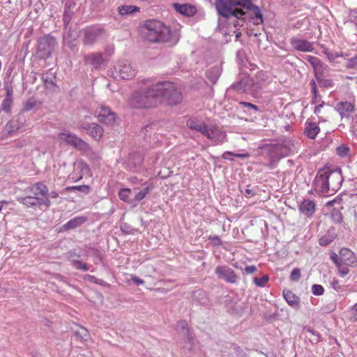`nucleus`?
<instances>
[{
  "instance_id": "dca6fc26",
  "label": "nucleus",
  "mask_w": 357,
  "mask_h": 357,
  "mask_svg": "<svg viewBox=\"0 0 357 357\" xmlns=\"http://www.w3.org/2000/svg\"><path fill=\"white\" fill-rule=\"evenodd\" d=\"M142 162L143 158L139 153H130L124 162L125 168L130 171H137L139 169Z\"/></svg>"
},
{
  "instance_id": "4be33fe9",
  "label": "nucleus",
  "mask_w": 357,
  "mask_h": 357,
  "mask_svg": "<svg viewBox=\"0 0 357 357\" xmlns=\"http://www.w3.org/2000/svg\"><path fill=\"white\" fill-rule=\"evenodd\" d=\"M283 296L289 305L295 309H298L300 307L301 299L293 291L290 290H284Z\"/></svg>"
},
{
  "instance_id": "4c0bfd02",
  "label": "nucleus",
  "mask_w": 357,
  "mask_h": 357,
  "mask_svg": "<svg viewBox=\"0 0 357 357\" xmlns=\"http://www.w3.org/2000/svg\"><path fill=\"white\" fill-rule=\"evenodd\" d=\"M176 330L179 334L190 339L188 324L185 321H178L176 324Z\"/></svg>"
},
{
  "instance_id": "aec40b11",
  "label": "nucleus",
  "mask_w": 357,
  "mask_h": 357,
  "mask_svg": "<svg viewBox=\"0 0 357 357\" xmlns=\"http://www.w3.org/2000/svg\"><path fill=\"white\" fill-rule=\"evenodd\" d=\"M299 211L307 217H311L315 211V204L312 200L304 199L299 205Z\"/></svg>"
},
{
  "instance_id": "680f3d73",
  "label": "nucleus",
  "mask_w": 357,
  "mask_h": 357,
  "mask_svg": "<svg viewBox=\"0 0 357 357\" xmlns=\"http://www.w3.org/2000/svg\"><path fill=\"white\" fill-rule=\"evenodd\" d=\"M76 334L78 335H80L82 340L86 341L87 340L89 335L88 333V331L85 328H81L79 331H77Z\"/></svg>"
},
{
  "instance_id": "7c9ffc66",
  "label": "nucleus",
  "mask_w": 357,
  "mask_h": 357,
  "mask_svg": "<svg viewBox=\"0 0 357 357\" xmlns=\"http://www.w3.org/2000/svg\"><path fill=\"white\" fill-rule=\"evenodd\" d=\"M265 88V84L264 82H254L253 79H252V84L250 86V95L252 96L253 97H259L261 96L262 91Z\"/></svg>"
},
{
  "instance_id": "4468645a",
  "label": "nucleus",
  "mask_w": 357,
  "mask_h": 357,
  "mask_svg": "<svg viewBox=\"0 0 357 357\" xmlns=\"http://www.w3.org/2000/svg\"><path fill=\"white\" fill-rule=\"evenodd\" d=\"M17 201L25 206L30 208L40 206L42 205H45L46 207L50 206V200L49 198H38L29 195L18 197Z\"/></svg>"
},
{
  "instance_id": "603ef678",
  "label": "nucleus",
  "mask_w": 357,
  "mask_h": 357,
  "mask_svg": "<svg viewBox=\"0 0 357 357\" xmlns=\"http://www.w3.org/2000/svg\"><path fill=\"white\" fill-rule=\"evenodd\" d=\"M349 151V148L345 145H341L336 149L337 154L342 158L347 156Z\"/></svg>"
},
{
  "instance_id": "a211bd4d",
  "label": "nucleus",
  "mask_w": 357,
  "mask_h": 357,
  "mask_svg": "<svg viewBox=\"0 0 357 357\" xmlns=\"http://www.w3.org/2000/svg\"><path fill=\"white\" fill-rule=\"evenodd\" d=\"M31 193V196L36 197L38 198H49L48 189L47 186L43 183H36L29 188Z\"/></svg>"
},
{
  "instance_id": "09e8293b",
  "label": "nucleus",
  "mask_w": 357,
  "mask_h": 357,
  "mask_svg": "<svg viewBox=\"0 0 357 357\" xmlns=\"http://www.w3.org/2000/svg\"><path fill=\"white\" fill-rule=\"evenodd\" d=\"M13 102V99L4 98L1 105V109L6 113L10 112Z\"/></svg>"
},
{
  "instance_id": "774afa93",
  "label": "nucleus",
  "mask_w": 357,
  "mask_h": 357,
  "mask_svg": "<svg viewBox=\"0 0 357 357\" xmlns=\"http://www.w3.org/2000/svg\"><path fill=\"white\" fill-rule=\"evenodd\" d=\"M227 155H235L236 157H238V158H243L244 155L243 154H234V153L232 152H230V151H226L223 153L222 155V158L224 159H227Z\"/></svg>"
},
{
  "instance_id": "9d476101",
  "label": "nucleus",
  "mask_w": 357,
  "mask_h": 357,
  "mask_svg": "<svg viewBox=\"0 0 357 357\" xmlns=\"http://www.w3.org/2000/svg\"><path fill=\"white\" fill-rule=\"evenodd\" d=\"M326 174L324 169L319 170L313 182L314 190L323 195L331 193Z\"/></svg>"
},
{
  "instance_id": "5701e85b",
  "label": "nucleus",
  "mask_w": 357,
  "mask_h": 357,
  "mask_svg": "<svg viewBox=\"0 0 357 357\" xmlns=\"http://www.w3.org/2000/svg\"><path fill=\"white\" fill-rule=\"evenodd\" d=\"M174 7L178 13L186 16H193L197 13L196 7L189 3H174Z\"/></svg>"
},
{
  "instance_id": "f03ea898",
  "label": "nucleus",
  "mask_w": 357,
  "mask_h": 357,
  "mask_svg": "<svg viewBox=\"0 0 357 357\" xmlns=\"http://www.w3.org/2000/svg\"><path fill=\"white\" fill-rule=\"evenodd\" d=\"M158 102H165L168 105H174L183 100L180 89L173 82H160L154 84Z\"/></svg>"
},
{
  "instance_id": "a878e982",
  "label": "nucleus",
  "mask_w": 357,
  "mask_h": 357,
  "mask_svg": "<svg viewBox=\"0 0 357 357\" xmlns=\"http://www.w3.org/2000/svg\"><path fill=\"white\" fill-rule=\"evenodd\" d=\"M86 218L84 216L75 217L64 224L63 225V229L70 230L76 229L83 225L86 221Z\"/></svg>"
},
{
  "instance_id": "6ab92c4d",
  "label": "nucleus",
  "mask_w": 357,
  "mask_h": 357,
  "mask_svg": "<svg viewBox=\"0 0 357 357\" xmlns=\"http://www.w3.org/2000/svg\"><path fill=\"white\" fill-rule=\"evenodd\" d=\"M252 79L248 76H244L240 81L233 84V88L237 91L249 94Z\"/></svg>"
},
{
  "instance_id": "412c9836",
  "label": "nucleus",
  "mask_w": 357,
  "mask_h": 357,
  "mask_svg": "<svg viewBox=\"0 0 357 357\" xmlns=\"http://www.w3.org/2000/svg\"><path fill=\"white\" fill-rule=\"evenodd\" d=\"M336 110L339 112L342 118H348L354 111V106L350 102H340L335 107Z\"/></svg>"
},
{
  "instance_id": "49530a36",
  "label": "nucleus",
  "mask_w": 357,
  "mask_h": 357,
  "mask_svg": "<svg viewBox=\"0 0 357 357\" xmlns=\"http://www.w3.org/2000/svg\"><path fill=\"white\" fill-rule=\"evenodd\" d=\"M268 276L267 275H264L261 278H255L253 281L256 286L263 287L268 282Z\"/></svg>"
},
{
  "instance_id": "ea45409f",
  "label": "nucleus",
  "mask_w": 357,
  "mask_h": 357,
  "mask_svg": "<svg viewBox=\"0 0 357 357\" xmlns=\"http://www.w3.org/2000/svg\"><path fill=\"white\" fill-rule=\"evenodd\" d=\"M304 330L312 335V336L310 337V341L314 344H317L320 341L321 335L319 333L315 331H314L310 327L305 326L304 328Z\"/></svg>"
},
{
  "instance_id": "c9c22d12",
  "label": "nucleus",
  "mask_w": 357,
  "mask_h": 357,
  "mask_svg": "<svg viewBox=\"0 0 357 357\" xmlns=\"http://www.w3.org/2000/svg\"><path fill=\"white\" fill-rule=\"evenodd\" d=\"M102 132L103 130L100 125L96 123H91L90 130H88L87 134L90 135L95 139H99L101 137Z\"/></svg>"
},
{
  "instance_id": "e2e57ef3",
  "label": "nucleus",
  "mask_w": 357,
  "mask_h": 357,
  "mask_svg": "<svg viewBox=\"0 0 357 357\" xmlns=\"http://www.w3.org/2000/svg\"><path fill=\"white\" fill-rule=\"evenodd\" d=\"M42 79H43L45 86L47 88L50 87L51 86H56L55 83L52 79H50L47 76L43 75Z\"/></svg>"
},
{
  "instance_id": "423d86ee",
  "label": "nucleus",
  "mask_w": 357,
  "mask_h": 357,
  "mask_svg": "<svg viewBox=\"0 0 357 357\" xmlns=\"http://www.w3.org/2000/svg\"><path fill=\"white\" fill-rule=\"evenodd\" d=\"M56 39L47 34L40 37L38 40V54L41 59H45L52 54L54 50Z\"/></svg>"
},
{
  "instance_id": "052dcab7",
  "label": "nucleus",
  "mask_w": 357,
  "mask_h": 357,
  "mask_svg": "<svg viewBox=\"0 0 357 357\" xmlns=\"http://www.w3.org/2000/svg\"><path fill=\"white\" fill-rule=\"evenodd\" d=\"M13 119L17 121V124L20 125V129L24 126L26 121L24 115L22 113L17 115Z\"/></svg>"
},
{
  "instance_id": "f8f14e48",
  "label": "nucleus",
  "mask_w": 357,
  "mask_h": 357,
  "mask_svg": "<svg viewBox=\"0 0 357 357\" xmlns=\"http://www.w3.org/2000/svg\"><path fill=\"white\" fill-rule=\"evenodd\" d=\"M99 121L106 125H113L116 121V115L107 106L101 105L96 110Z\"/></svg>"
},
{
  "instance_id": "c756f323",
  "label": "nucleus",
  "mask_w": 357,
  "mask_h": 357,
  "mask_svg": "<svg viewBox=\"0 0 357 357\" xmlns=\"http://www.w3.org/2000/svg\"><path fill=\"white\" fill-rule=\"evenodd\" d=\"M192 297L195 301L201 305H208L209 301L205 291L198 289L193 292Z\"/></svg>"
},
{
  "instance_id": "2f4dec72",
  "label": "nucleus",
  "mask_w": 357,
  "mask_h": 357,
  "mask_svg": "<svg viewBox=\"0 0 357 357\" xmlns=\"http://www.w3.org/2000/svg\"><path fill=\"white\" fill-rule=\"evenodd\" d=\"M287 151V148L281 145L273 146L271 147L269 150L271 156L273 158H279L280 157H283L286 154Z\"/></svg>"
},
{
  "instance_id": "f257e3e1",
  "label": "nucleus",
  "mask_w": 357,
  "mask_h": 357,
  "mask_svg": "<svg viewBox=\"0 0 357 357\" xmlns=\"http://www.w3.org/2000/svg\"><path fill=\"white\" fill-rule=\"evenodd\" d=\"M143 38L151 43H165L170 40L172 32L162 22L147 20L141 30Z\"/></svg>"
},
{
  "instance_id": "39448f33",
  "label": "nucleus",
  "mask_w": 357,
  "mask_h": 357,
  "mask_svg": "<svg viewBox=\"0 0 357 357\" xmlns=\"http://www.w3.org/2000/svg\"><path fill=\"white\" fill-rule=\"evenodd\" d=\"M82 32V42L85 45H93L108 36L107 31L100 24L88 26Z\"/></svg>"
},
{
  "instance_id": "cd10ccee",
  "label": "nucleus",
  "mask_w": 357,
  "mask_h": 357,
  "mask_svg": "<svg viewBox=\"0 0 357 357\" xmlns=\"http://www.w3.org/2000/svg\"><path fill=\"white\" fill-rule=\"evenodd\" d=\"M117 10L119 15H121L122 17H126L136 12H138L139 8L132 5H123L119 6Z\"/></svg>"
},
{
  "instance_id": "6e6552de",
  "label": "nucleus",
  "mask_w": 357,
  "mask_h": 357,
  "mask_svg": "<svg viewBox=\"0 0 357 357\" xmlns=\"http://www.w3.org/2000/svg\"><path fill=\"white\" fill-rule=\"evenodd\" d=\"M114 72L123 79H131L137 74L136 68L128 61H119L114 66Z\"/></svg>"
},
{
  "instance_id": "0e129e2a",
  "label": "nucleus",
  "mask_w": 357,
  "mask_h": 357,
  "mask_svg": "<svg viewBox=\"0 0 357 357\" xmlns=\"http://www.w3.org/2000/svg\"><path fill=\"white\" fill-rule=\"evenodd\" d=\"M331 286L336 291H340L342 289V286L340 284L339 281L335 278L331 282Z\"/></svg>"
},
{
  "instance_id": "864d4df0",
  "label": "nucleus",
  "mask_w": 357,
  "mask_h": 357,
  "mask_svg": "<svg viewBox=\"0 0 357 357\" xmlns=\"http://www.w3.org/2000/svg\"><path fill=\"white\" fill-rule=\"evenodd\" d=\"M317 79L321 87L328 88L333 86V82L331 79L318 77L317 76Z\"/></svg>"
},
{
  "instance_id": "58836bf2",
  "label": "nucleus",
  "mask_w": 357,
  "mask_h": 357,
  "mask_svg": "<svg viewBox=\"0 0 357 357\" xmlns=\"http://www.w3.org/2000/svg\"><path fill=\"white\" fill-rule=\"evenodd\" d=\"M6 128L8 133L13 134L20 130V125L17 124V121L13 119L7 123Z\"/></svg>"
},
{
  "instance_id": "20e7f679",
  "label": "nucleus",
  "mask_w": 357,
  "mask_h": 357,
  "mask_svg": "<svg viewBox=\"0 0 357 357\" xmlns=\"http://www.w3.org/2000/svg\"><path fill=\"white\" fill-rule=\"evenodd\" d=\"M156 103V93L154 84L135 92L129 99L130 106L135 108L149 107Z\"/></svg>"
},
{
  "instance_id": "37998d69",
  "label": "nucleus",
  "mask_w": 357,
  "mask_h": 357,
  "mask_svg": "<svg viewBox=\"0 0 357 357\" xmlns=\"http://www.w3.org/2000/svg\"><path fill=\"white\" fill-rule=\"evenodd\" d=\"M71 264L77 270L86 271L89 269L90 266L86 263H82L77 259H70Z\"/></svg>"
},
{
  "instance_id": "69168bd1",
  "label": "nucleus",
  "mask_w": 357,
  "mask_h": 357,
  "mask_svg": "<svg viewBox=\"0 0 357 357\" xmlns=\"http://www.w3.org/2000/svg\"><path fill=\"white\" fill-rule=\"evenodd\" d=\"M257 270V268L256 266H255V265L247 266L245 268V272L247 274H252V273H255Z\"/></svg>"
},
{
  "instance_id": "2eb2a0df",
  "label": "nucleus",
  "mask_w": 357,
  "mask_h": 357,
  "mask_svg": "<svg viewBox=\"0 0 357 357\" xmlns=\"http://www.w3.org/2000/svg\"><path fill=\"white\" fill-rule=\"evenodd\" d=\"M243 8L246 10V14L241 20H245V16L247 15L248 13H250V17L253 20L254 24H259L263 23V15L258 6L253 5L250 1Z\"/></svg>"
},
{
  "instance_id": "8fccbe9b",
  "label": "nucleus",
  "mask_w": 357,
  "mask_h": 357,
  "mask_svg": "<svg viewBox=\"0 0 357 357\" xmlns=\"http://www.w3.org/2000/svg\"><path fill=\"white\" fill-rule=\"evenodd\" d=\"M301 269L298 268H294L289 276V279L292 282H298L301 279Z\"/></svg>"
},
{
  "instance_id": "a19ab883",
  "label": "nucleus",
  "mask_w": 357,
  "mask_h": 357,
  "mask_svg": "<svg viewBox=\"0 0 357 357\" xmlns=\"http://www.w3.org/2000/svg\"><path fill=\"white\" fill-rule=\"evenodd\" d=\"M79 37V32L70 26L66 33L65 39L68 42H73Z\"/></svg>"
},
{
  "instance_id": "bb28decb",
  "label": "nucleus",
  "mask_w": 357,
  "mask_h": 357,
  "mask_svg": "<svg viewBox=\"0 0 357 357\" xmlns=\"http://www.w3.org/2000/svg\"><path fill=\"white\" fill-rule=\"evenodd\" d=\"M340 256L342 260L344 261L347 265L352 266L356 262V257L354 256V253L349 249H341Z\"/></svg>"
},
{
  "instance_id": "79ce46f5",
  "label": "nucleus",
  "mask_w": 357,
  "mask_h": 357,
  "mask_svg": "<svg viewBox=\"0 0 357 357\" xmlns=\"http://www.w3.org/2000/svg\"><path fill=\"white\" fill-rule=\"evenodd\" d=\"M153 189L152 185L149 184L146 187L144 188L142 190H141L139 192L136 193L135 196V199L136 201H141L142 200L146 195Z\"/></svg>"
},
{
  "instance_id": "c03bdc74",
  "label": "nucleus",
  "mask_w": 357,
  "mask_h": 357,
  "mask_svg": "<svg viewBox=\"0 0 357 357\" xmlns=\"http://www.w3.org/2000/svg\"><path fill=\"white\" fill-rule=\"evenodd\" d=\"M69 8L66 6L65 11L63 13V21L65 29H68V26L72 19L73 13L70 11Z\"/></svg>"
},
{
  "instance_id": "473e14b6",
  "label": "nucleus",
  "mask_w": 357,
  "mask_h": 357,
  "mask_svg": "<svg viewBox=\"0 0 357 357\" xmlns=\"http://www.w3.org/2000/svg\"><path fill=\"white\" fill-rule=\"evenodd\" d=\"M187 126L190 129L198 131L202 135L207 127V125L192 119H190L187 121Z\"/></svg>"
},
{
  "instance_id": "6e6d98bb",
  "label": "nucleus",
  "mask_w": 357,
  "mask_h": 357,
  "mask_svg": "<svg viewBox=\"0 0 357 357\" xmlns=\"http://www.w3.org/2000/svg\"><path fill=\"white\" fill-rule=\"evenodd\" d=\"M310 85L312 87V93H313V97H312V99L311 100V103L312 104H316L317 103V96H318V91H317V86H316V83L314 80H312L310 83Z\"/></svg>"
},
{
  "instance_id": "0eeeda50",
  "label": "nucleus",
  "mask_w": 357,
  "mask_h": 357,
  "mask_svg": "<svg viewBox=\"0 0 357 357\" xmlns=\"http://www.w3.org/2000/svg\"><path fill=\"white\" fill-rule=\"evenodd\" d=\"M324 169L326 173V178L328 181L331 193L333 194L340 189L343 181L342 171L340 169L331 170L329 168H324Z\"/></svg>"
},
{
  "instance_id": "de8ad7c7",
  "label": "nucleus",
  "mask_w": 357,
  "mask_h": 357,
  "mask_svg": "<svg viewBox=\"0 0 357 357\" xmlns=\"http://www.w3.org/2000/svg\"><path fill=\"white\" fill-rule=\"evenodd\" d=\"M335 236L333 235H325L319 238V244L322 246H326L333 241Z\"/></svg>"
},
{
  "instance_id": "13d9d810",
  "label": "nucleus",
  "mask_w": 357,
  "mask_h": 357,
  "mask_svg": "<svg viewBox=\"0 0 357 357\" xmlns=\"http://www.w3.org/2000/svg\"><path fill=\"white\" fill-rule=\"evenodd\" d=\"M346 67L347 68H355L357 67V55L349 59Z\"/></svg>"
},
{
  "instance_id": "9b49d317",
  "label": "nucleus",
  "mask_w": 357,
  "mask_h": 357,
  "mask_svg": "<svg viewBox=\"0 0 357 357\" xmlns=\"http://www.w3.org/2000/svg\"><path fill=\"white\" fill-rule=\"evenodd\" d=\"M203 135L211 139L214 145L222 144L226 139V133L215 126H207Z\"/></svg>"
},
{
  "instance_id": "72a5a7b5",
  "label": "nucleus",
  "mask_w": 357,
  "mask_h": 357,
  "mask_svg": "<svg viewBox=\"0 0 357 357\" xmlns=\"http://www.w3.org/2000/svg\"><path fill=\"white\" fill-rule=\"evenodd\" d=\"M239 189L241 192L247 198H250L255 196L258 191L257 186H252L251 185H248L245 186V188L240 186Z\"/></svg>"
},
{
  "instance_id": "a18cd8bd",
  "label": "nucleus",
  "mask_w": 357,
  "mask_h": 357,
  "mask_svg": "<svg viewBox=\"0 0 357 357\" xmlns=\"http://www.w3.org/2000/svg\"><path fill=\"white\" fill-rule=\"evenodd\" d=\"M67 190H78L79 192H82L84 193L85 195H87L90 192V187L87 185H75L68 187L66 188Z\"/></svg>"
},
{
  "instance_id": "7ed1b4c3",
  "label": "nucleus",
  "mask_w": 357,
  "mask_h": 357,
  "mask_svg": "<svg viewBox=\"0 0 357 357\" xmlns=\"http://www.w3.org/2000/svg\"><path fill=\"white\" fill-rule=\"evenodd\" d=\"M252 0H215V8L218 14L223 17L229 18L232 16L238 19L243 18L246 12L243 8H236L241 6L245 8Z\"/></svg>"
},
{
  "instance_id": "ddd939ff",
  "label": "nucleus",
  "mask_w": 357,
  "mask_h": 357,
  "mask_svg": "<svg viewBox=\"0 0 357 357\" xmlns=\"http://www.w3.org/2000/svg\"><path fill=\"white\" fill-rule=\"evenodd\" d=\"M217 276L228 283L234 284L237 282L238 276L234 270L227 266H218L215 269Z\"/></svg>"
},
{
  "instance_id": "e433bc0d",
  "label": "nucleus",
  "mask_w": 357,
  "mask_h": 357,
  "mask_svg": "<svg viewBox=\"0 0 357 357\" xmlns=\"http://www.w3.org/2000/svg\"><path fill=\"white\" fill-rule=\"evenodd\" d=\"M239 105L244 109L245 112H250V115H256L259 111L257 105L251 102L241 101Z\"/></svg>"
},
{
  "instance_id": "f3484780",
  "label": "nucleus",
  "mask_w": 357,
  "mask_h": 357,
  "mask_svg": "<svg viewBox=\"0 0 357 357\" xmlns=\"http://www.w3.org/2000/svg\"><path fill=\"white\" fill-rule=\"evenodd\" d=\"M290 44L294 50L300 52H308L313 50L312 44L304 39L296 37L291 38L290 39Z\"/></svg>"
},
{
  "instance_id": "393cba45",
  "label": "nucleus",
  "mask_w": 357,
  "mask_h": 357,
  "mask_svg": "<svg viewBox=\"0 0 357 357\" xmlns=\"http://www.w3.org/2000/svg\"><path fill=\"white\" fill-rule=\"evenodd\" d=\"M84 59L95 68H98L104 61L102 54L98 52L89 54L84 56Z\"/></svg>"
},
{
  "instance_id": "338daca9",
  "label": "nucleus",
  "mask_w": 357,
  "mask_h": 357,
  "mask_svg": "<svg viewBox=\"0 0 357 357\" xmlns=\"http://www.w3.org/2000/svg\"><path fill=\"white\" fill-rule=\"evenodd\" d=\"M6 94L4 98L13 99V88L11 86L6 87Z\"/></svg>"
},
{
  "instance_id": "3c124183",
  "label": "nucleus",
  "mask_w": 357,
  "mask_h": 357,
  "mask_svg": "<svg viewBox=\"0 0 357 357\" xmlns=\"http://www.w3.org/2000/svg\"><path fill=\"white\" fill-rule=\"evenodd\" d=\"M85 278H86L89 281H90L93 283H96V284H100L102 286H105V287L109 286V284H107L106 282H105L104 280H102L101 279L97 278L96 277H95L93 275H87Z\"/></svg>"
},
{
  "instance_id": "f704fd0d",
  "label": "nucleus",
  "mask_w": 357,
  "mask_h": 357,
  "mask_svg": "<svg viewBox=\"0 0 357 357\" xmlns=\"http://www.w3.org/2000/svg\"><path fill=\"white\" fill-rule=\"evenodd\" d=\"M220 75V69L218 66H214L208 69L206 75L207 78L212 82L215 83Z\"/></svg>"
},
{
  "instance_id": "b1692460",
  "label": "nucleus",
  "mask_w": 357,
  "mask_h": 357,
  "mask_svg": "<svg viewBox=\"0 0 357 357\" xmlns=\"http://www.w3.org/2000/svg\"><path fill=\"white\" fill-rule=\"evenodd\" d=\"M306 59L312 66L316 75L321 74L324 70L327 68V66L322 63L320 59L317 56H307Z\"/></svg>"
},
{
  "instance_id": "bf43d9fd",
  "label": "nucleus",
  "mask_w": 357,
  "mask_h": 357,
  "mask_svg": "<svg viewBox=\"0 0 357 357\" xmlns=\"http://www.w3.org/2000/svg\"><path fill=\"white\" fill-rule=\"evenodd\" d=\"M36 106V101L29 100L26 101V104L24 105V110L26 112L30 111Z\"/></svg>"
},
{
  "instance_id": "4d7b16f0",
  "label": "nucleus",
  "mask_w": 357,
  "mask_h": 357,
  "mask_svg": "<svg viewBox=\"0 0 357 357\" xmlns=\"http://www.w3.org/2000/svg\"><path fill=\"white\" fill-rule=\"evenodd\" d=\"M312 291L314 295L321 296L324 294V289L320 284H313L312 287Z\"/></svg>"
},
{
  "instance_id": "c85d7f7f",
  "label": "nucleus",
  "mask_w": 357,
  "mask_h": 357,
  "mask_svg": "<svg viewBox=\"0 0 357 357\" xmlns=\"http://www.w3.org/2000/svg\"><path fill=\"white\" fill-rule=\"evenodd\" d=\"M319 131L320 129L316 123L309 122L306 123L305 133L309 138L314 139Z\"/></svg>"
},
{
  "instance_id": "1a4fd4ad",
  "label": "nucleus",
  "mask_w": 357,
  "mask_h": 357,
  "mask_svg": "<svg viewBox=\"0 0 357 357\" xmlns=\"http://www.w3.org/2000/svg\"><path fill=\"white\" fill-rule=\"evenodd\" d=\"M59 138L60 140L65 142L68 145L79 151H86L89 149L88 144L75 134L61 132L59 134Z\"/></svg>"
},
{
  "instance_id": "5fc2aeb1",
  "label": "nucleus",
  "mask_w": 357,
  "mask_h": 357,
  "mask_svg": "<svg viewBox=\"0 0 357 357\" xmlns=\"http://www.w3.org/2000/svg\"><path fill=\"white\" fill-rule=\"evenodd\" d=\"M130 192L131 190L129 188L121 189L119 192V197L121 200L128 202L129 195Z\"/></svg>"
}]
</instances>
